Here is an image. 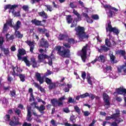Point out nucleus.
<instances>
[{"mask_svg": "<svg viewBox=\"0 0 126 126\" xmlns=\"http://www.w3.org/2000/svg\"><path fill=\"white\" fill-rule=\"evenodd\" d=\"M105 45L107 47H111L112 45V43L111 41H110V39L109 38L105 39Z\"/></svg>", "mask_w": 126, "mask_h": 126, "instance_id": "nucleus-44", "label": "nucleus"}, {"mask_svg": "<svg viewBox=\"0 0 126 126\" xmlns=\"http://www.w3.org/2000/svg\"><path fill=\"white\" fill-rule=\"evenodd\" d=\"M25 43H26L30 47V51L31 53H33L34 49H35V41L27 40L25 41Z\"/></svg>", "mask_w": 126, "mask_h": 126, "instance_id": "nucleus-12", "label": "nucleus"}, {"mask_svg": "<svg viewBox=\"0 0 126 126\" xmlns=\"http://www.w3.org/2000/svg\"><path fill=\"white\" fill-rule=\"evenodd\" d=\"M103 7L106 11V14L107 15L108 17L110 18H112V17H113V15L115 14V12H114V11L117 12L119 10L118 9H117V8H115V7H112V6L108 4L104 5ZM108 11H107L108 10Z\"/></svg>", "mask_w": 126, "mask_h": 126, "instance_id": "nucleus-4", "label": "nucleus"}, {"mask_svg": "<svg viewBox=\"0 0 126 126\" xmlns=\"http://www.w3.org/2000/svg\"><path fill=\"white\" fill-rule=\"evenodd\" d=\"M88 48V44H86L83 46L80 53V57L83 63L86 62V59H87V48Z\"/></svg>", "mask_w": 126, "mask_h": 126, "instance_id": "nucleus-6", "label": "nucleus"}, {"mask_svg": "<svg viewBox=\"0 0 126 126\" xmlns=\"http://www.w3.org/2000/svg\"><path fill=\"white\" fill-rule=\"evenodd\" d=\"M115 121L117 124V125H119V124H120V123H122V122H124V120H123L122 118L118 117L114 119Z\"/></svg>", "mask_w": 126, "mask_h": 126, "instance_id": "nucleus-43", "label": "nucleus"}, {"mask_svg": "<svg viewBox=\"0 0 126 126\" xmlns=\"http://www.w3.org/2000/svg\"><path fill=\"white\" fill-rule=\"evenodd\" d=\"M64 125L65 126H81V125H79L75 124H73L72 125H71L68 123H65Z\"/></svg>", "mask_w": 126, "mask_h": 126, "instance_id": "nucleus-50", "label": "nucleus"}, {"mask_svg": "<svg viewBox=\"0 0 126 126\" xmlns=\"http://www.w3.org/2000/svg\"><path fill=\"white\" fill-rule=\"evenodd\" d=\"M38 32H39V33H40V34H45V33H46V32H47V31H48V30H47L45 28H38L37 29Z\"/></svg>", "mask_w": 126, "mask_h": 126, "instance_id": "nucleus-36", "label": "nucleus"}, {"mask_svg": "<svg viewBox=\"0 0 126 126\" xmlns=\"http://www.w3.org/2000/svg\"><path fill=\"white\" fill-rule=\"evenodd\" d=\"M91 18L94 19V20H99V15L97 14L92 15L91 16Z\"/></svg>", "mask_w": 126, "mask_h": 126, "instance_id": "nucleus-47", "label": "nucleus"}, {"mask_svg": "<svg viewBox=\"0 0 126 126\" xmlns=\"http://www.w3.org/2000/svg\"><path fill=\"white\" fill-rule=\"evenodd\" d=\"M35 76L36 78L37 81H38L40 84H43L44 83V78L41 76L40 73H35Z\"/></svg>", "mask_w": 126, "mask_h": 126, "instance_id": "nucleus-14", "label": "nucleus"}, {"mask_svg": "<svg viewBox=\"0 0 126 126\" xmlns=\"http://www.w3.org/2000/svg\"><path fill=\"white\" fill-rule=\"evenodd\" d=\"M32 114H31V109H28L27 110V115L26 120L28 122H32Z\"/></svg>", "mask_w": 126, "mask_h": 126, "instance_id": "nucleus-17", "label": "nucleus"}, {"mask_svg": "<svg viewBox=\"0 0 126 126\" xmlns=\"http://www.w3.org/2000/svg\"><path fill=\"white\" fill-rule=\"evenodd\" d=\"M12 13L14 15V17H20V16H21V14H20V11L15 12L14 11H12Z\"/></svg>", "mask_w": 126, "mask_h": 126, "instance_id": "nucleus-38", "label": "nucleus"}, {"mask_svg": "<svg viewBox=\"0 0 126 126\" xmlns=\"http://www.w3.org/2000/svg\"><path fill=\"white\" fill-rule=\"evenodd\" d=\"M116 113L113 114V116L115 118H120L121 111H120V109H116Z\"/></svg>", "mask_w": 126, "mask_h": 126, "instance_id": "nucleus-37", "label": "nucleus"}, {"mask_svg": "<svg viewBox=\"0 0 126 126\" xmlns=\"http://www.w3.org/2000/svg\"><path fill=\"white\" fill-rule=\"evenodd\" d=\"M6 41L10 42V41H13L14 40V35L13 34L10 35L9 33H7L5 34Z\"/></svg>", "mask_w": 126, "mask_h": 126, "instance_id": "nucleus-19", "label": "nucleus"}, {"mask_svg": "<svg viewBox=\"0 0 126 126\" xmlns=\"http://www.w3.org/2000/svg\"><path fill=\"white\" fill-rule=\"evenodd\" d=\"M12 80H13V78L11 76H10V75H7V81H8V82H11V81H12Z\"/></svg>", "mask_w": 126, "mask_h": 126, "instance_id": "nucleus-61", "label": "nucleus"}, {"mask_svg": "<svg viewBox=\"0 0 126 126\" xmlns=\"http://www.w3.org/2000/svg\"><path fill=\"white\" fill-rule=\"evenodd\" d=\"M16 7H18V5L17 4H7L4 6V10H7V9H9L10 10H13V11H14V9L16 8Z\"/></svg>", "mask_w": 126, "mask_h": 126, "instance_id": "nucleus-15", "label": "nucleus"}, {"mask_svg": "<svg viewBox=\"0 0 126 126\" xmlns=\"http://www.w3.org/2000/svg\"><path fill=\"white\" fill-rule=\"evenodd\" d=\"M3 43H4V39L3 38V37L0 36V48L4 47Z\"/></svg>", "mask_w": 126, "mask_h": 126, "instance_id": "nucleus-42", "label": "nucleus"}, {"mask_svg": "<svg viewBox=\"0 0 126 126\" xmlns=\"http://www.w3.org/2000/svg\"><path fill=\"white\" fill-rule=\"evenodd\" d=\"M63 46L65 47V49H67L68 50V49H70L71 48V46H70V44L68 43H63Z\"/></svg>", "mask_w": 126, "mask_h": 126, "instance_id": "nucleus-45", "label": "nucleus"}, {"mask_svg": "<svg viewBox=\"0 0 126 126\" xmlns=\"http://www.w3.org/2000/svg\"><path fill=\"white\" fill-rule=\"evenodd\" d=\"M48 88L50 89V90H52V89H54V88H56V83H51L49 84L48 86Z\"/></svg>", "mask_w": 126, "mask_h": 126, "instance_id": "nucleus-39", "label": "nucleus"}, {"mask_svg": "<svg viewBox=\"0 0 126 126\" xmlns=\"http://www.w3.org/2000/svg\"><path fill=\"white\" fill-rule=\"evenodd\" d=\"M106 32H110V33H114L116 35H119L120 34V30L118 29L116 27H113L112 26L111 21L107 24V27L106 28Z\"/></svg>", "mask_w": 126, "mask_h": 126, "instance_id": "nucleus-5", "label": "nucleus"}, {"mask_svg": "<svg viewBox=\"0 0 126 126\" xmlns=\"http://www.w3.org/2000/svg\"><path fill=\"white\" fill-rule=\"evenodd\" d=\"M63 49L62 50L61 45H58L54 48V51H57L58 55L63 58H70V50L65 49L64 47H63Z\"/></svg>", "mask_w": 126, "mask_h": 126, "instance_id": "nucleus-3", "label": "nucleus"}, {"mask_svg": "<svg viewBox=\"0 0 126 126\" xmlns=\"http://www.w3.org/2000/svg\"><path fill=\"white\" fill-rule=\"evenodd\" d=\"M31 62L32 63V66L33 68L37 67V61L34 57H32L31 58Z\"/></svg>", "mask_w": 126, "mask_h": 126, "instance_id": "nucleus-31", "label": "nucleus"}, {"mask_svg": "<svg viewBox=\"0 0 126 126\" xmlns=\"http://www.w3.org/2000/svg\"><path fill=\"white\" fill-rule=\"evenodd\" d=\"M117 93L118 95H124L126 96V89L124 87V86H121L119 88L116 89V92L114 93V94Z\"/></svg>", "mask_w": 126, "mask_h": 126, "instance_id": "nucleus-10", "label": "nucleus"}, {"mask_svg": "<svg viewBox=\"0 0 126 126\" xmlns=\"http://www.w3.org/2000/svg\"><path fill=\"white\" fill-rule=\"evenodd\" d=\"M66 21L68 24H70L72 22V18L71 15H68L66 17Z\"/></svg>", "mask_w": 126, "mask_h": 126, "instance_id": "nucleus-41", "label": "nucleus"}, {"mask_svg": "<svg viewBox=\"0 0 126 126\" xmlns=\"http://www.w3.org/2000/svg\"><path fill=\"white\" fill-rule=\"evenodd\" d=\"M22 126H32V124L28 123L27 122H24Z\"/></svg>", "mask_w": 126, "mask_h": 126, "instance_id": "nucleus-64", "label": "nucleus"}, {"mask_svg": "<svg viewBox=\"0 0 126 126\" xmlns=\"http://www.w3.org/2000/svg\"><path fill=\"white\" fill-rule=\"evenodd\" d=\"M32 24H34L35 26H44V24H42V21L34 19L31 21Z\"/></svg>", "mask_w": 126, "mask_h": 126, "instance_id": "nucleus-16", "label": "nucleus"}, {"mask_svg": "<svg viewBox=\"0 0 126 126\" xmlns=\"http://www.w3.org/2000/svg\"><path fill=\"white\" fill-rule=\"evenodd\" d=\"M105 69L107 71H108V70L112 71L113 68L111 66H108V65H107L105 67Z\"/></svg>", "mask_w": 126, "mask_h": 126, "instance_id": "nucleus-63", "label": "nucleus"}, {"mask_svg": "<svg viewBox=\"0 0 126 126\" xmlns=\"http://www.w3.org/2000/svg\"><path fill=\"white\" fill-rule=\"evenodd\" d=\"M33 85H34V87H36V88H37V89H39V90L42 93H45V89L42 87L39 84L37 83L36 82H34Z\"/></svg>", "mask_w": 126, "mask_h": 126, "instance_id": "nucleus-22", "label": "nucleus"}, {"mask_svg": "<svg viewBox=\"0 0 126 126\" xmlns=\"http://www.w3.org/2000/svg\"><path fill=\"white\" fill-rule=\"evenodd\" d=\"M103 96L105 105L107 106L106 108L109 109L110 108V105H111V103H110V96L106 93H104Z\"/></svg>", "mask_w": 126, "mask_h": 126, "instance_id": "nucleus-9", "label": "nucleus"}, {"mask_svg": "<svg viewBox=\"0 0 126 126\" xmlns=\"http://www.w3.org/2000/svg\"><path fill=\"white\" fill-rule=\"evenodd\" d=\"M68 38V36L67 35L64 34H60L58 36V40H59V41H67Z\"/></svg>", "mask_w": 126, "mask_h": 126, "instance_id": "nucleus-18", "label": "nucleus"}, {"mask_svg": "<svg viewBox=\"0 0 126 126\" xmlns=\"http://www.w3.org/2000/svg\"><path fill=\"white\" fill-rule=\"evenodd\" d=\"M116 117L113 115V114L111 115V116H106L105 117V121H110V120H115Z\"/></svg>", "mask_w": 126, "mask_h": 126, "instance_id": "nucleus-46", "label": "nucleus"}, {"mask_svg": "<svg viewBox=\"0 0 126 126\" xmlns=\"http://www.w3.org/2000/svg\"><path fill=\"white\" fill-rule=\"evenodd\" d=\"M76 32L75 35L81 42H85L88 40L89 34H87L85 32V28L78 26L74 29Z\"/></svg>", "mask_w": 126, "mask_h": 126, "instance_id": "nucleus-1", "label": "nucleus"}, {"mask_svg": "<svg viewBox=\"0 0 126 126\" xmlns=\"http://www.w3.org/2000/svg\"><path fill=\"white\" fill-rule=\"evenodd\" d=\"M81 76L83 80H85V78H86V73L85 72V71H83L82 72Z\"/></svg>", "mask_w": 126, "mask_h": 126, "instance_id": "nucleus-60", "label": "nucleus"}, {"mask_svg": "<svg viewBox=\"0 0 126 126\" xmlns=\"http://www.w3.org/2000/svg\"><path fill=\"white\" fill-rule=\"evenodd\" d=\"M116 55H120L121 57H125L126 56V51L123 50H118L116 52Z\"/></svg>", "mask_w": 126, "mask_h": 126, "instance_id": "nucleus-27", "label": "nucleus"}, {"mask_svg": "<svg viewBox=\"0 0 126 126\" xmlns=\"http://www.w3.org/2000/svg\"><path fill=\"white\" fill-rule=\"evenodd\" d=\"M63 112H64V113H66V114L70 112V111L69 110V108H68V107H65V108H63Z\"/></svg>", "mask_w": 126, "mask_h": 126, "instance_id": "nucleus-57", "label": "nucleus"}, {"mask_svg": "<svg viewBox=\"0 0 126 126\" xmlns=\"http://www.w3.org/2000/svg\"><path fill=\"white\" fill-rule=\"evenodd\" d=\"M83 114L85 117H88V116H90V113L88 111H84Z\"/></svg>", "mask_w": 126, "mask_h": 126, "instance_id": "nucleus-62", "label": "nucleus"}, {"mask_svg": "<svg viewBox=\"0 0 126 126\" xmlns=\"http://www.w3.org/2000/svg\"><path fill=\"white\" fill-rule=\"evenodd\" d=\"M69 121L71 122L73 124H74L76 122V117H75V116H71L69 119Z\"/></svg>", "mask_w": 126, "mask_h": 126, "instance_id": "nucleus-40", "label": "nucleus"}, {"mask_svg": "<svg viewBox=\"0 0 126 126\" xmlns=\"http://www.w3.org/2000/svg\"><path fill=\"white\" fill-rule=\"evenodd\" d=\"M11 68L13 71L11 72V75L14 77L15 76H18L22 82H24L25 81V74H19L21 73L22 71H23L22 69L16 65L14 66L13 65H11Z\"/></svg>", "mask_w": 126, "mask_h": 126, "instance_id": "nucleus-2", "label": "nucleus"}, {"mask_svg": "<svg viewBox=\"0 0 126 126\" xmlns=\"http://www.w3.org/2000/svg\"><path fill=\"white\" fill-rule=\"evenodd\" d=\"M110 60L112 63H117V62L116 60V56L113 54H110Z\"/></svg>", "mask_w": 126, "mask_h": 126, "instance_id": "nucleus-35", "label": "nucleus"}, {"mask_svg": "<svg viewBox=\"0 0 126 126\" xmlns=\"http://www.w3.org/2000/svg\"><path fill=\"white\" fill-rule=\"evenodd\" d=\"M15 114H16L18 117H20V114H21V110L19 109H16L14 110Z\"/></svg>", "mask_w": 126, "mask_h": 126, "instance_id": "nucleus-49", "label": "nucleus"}, {"mask_svg": "<svg viewBox=\"0 0 126 126\" xmlns=\"http://www.w3.org/2000/svg\"><path fill=\"white\" fill-rule=\"evenodd\" d=\"M97 59V62L100 63H105L106 62V57L103 55H100Z\"/></svg>", "mask_w": 126, "mask_h": 126, "instance_id": "nucleus-24", "label": "nucleus"}, {"mask_svg": "<svg viewBox=\"0 0 126 126\" xmlns=\"http://www.w3.org/2000/svg\"><path fill=\"white\" fill-rule=\"evenodd\" d=\"M37 110L39 111V112L40 113V114H42V115H44L45 114V110H46V107L44 106V105L41 104L39 107H36Z\"/></svg>", "mask_w": 126, "mask_h": 126, "instance_id": "nucleus-20", "label": "nucleus"}, {"mask_svg": "<svg viewBox=\"0 0 126 126\" xmlns=\"http://www.w3.org/2000/svg\"><path fill=\"white\" fill-rule=\"evenodd\" d=\"M45 6L47 8V11H53V7L50 5H45Z\"/></svg>", "mask_w": 126, "mask_h": 126, "instance_id": "nucleus-48", "label": "nucleus"}, {"mask_svg": "<svg viewBox=\"0 0 126 126\" xmlns=\"http://www.w3.org/2000/svg\"><path fill=\"white\" fill-rule=\"evenodd\" d=\"M110 50L109 47H107L105 45H101L100 46V49H98V52L101 53V52H108Z\"/></svg>", "mask_w": 126, "mask_h": 126, "instance_id": "nucleus-21", "label": "nucleus"}, {"mask_svg": "<svg viewBox=\"0 0 126 126\" xmlns=\"http://www.w3.org/2000/svg\"><path fill=\"white\" fill-rule=\"evenodd\" d=\"M22 8L25 11H28L29 10V7L27 5H24Z\"/></svg>", "mask_w": 126, "mask_h": 126, "instance_id": "nucleus-54", "label": "nucleus"}, {"mask_svg": "<svg viewBox=\"0 0 126 126\" xmlns=\"http://www.w3.org/2000/svg\"><path fill=\"white\" fill-rule=\"evenodd\" d=\"M21 61H22L23 62H24L27 66H29V67H30V65H31V64H32L31 63H30V61L28 60L27 57H23V59L21 60Z\"/></svg>", "mask_w": 126, "mask_h": 126, "instance_id": "nucleus-23", "label": "nucleus"}, {"mask_svg": "<svg viewBox=\"0 0 126 126\" xmlns=\"http://www.w3.org/2000/svg\"><path fill=\"white\" fill-rule=\"evenodd\" d=\"M15 35L16 37L18 38V39H20L23 37V34H21L20 32L18 31H15Z\"/></svg>", "mask_w": 126, "mask_h": 126, "instance_id": "nucleus-34", "label": "nucleus"}, {"mask_svg": "<svg viewBox=\"0 0 126 126\" xmlns=\"http://www.w3.org/2000/svg\"><path fill=\"white\" fill-rule=\"evenodd\" d=\"M18 54H17V56L18 58V61H21L23 59V57H22V56H24L25 55H26V50H25L23 48L19 49L18 50Z\"/></svg>", "mask_w": 126, "mask_h": 126, "instance_id": "nucleus-11", "label": "nucleus"}, {"mask_svg": "<svg viewBox=\"0 0 126 126\" xmlns=\"http://www.w3.org/2000/svg\"><path fill=\"white\" fill-rule=\"evenodd\" d=\"M21 25V22L20 21H18L16 25H15L13 27L14 28V30L18 31L20 28V26Z\"/></svg>", "mask_w": 126, "mask_h": 126, "instance_id": "nucleus-28", "label": "nucleus"}, {"mask_svg": "<svg viewBox=\"0 0 126 126\" xmlns=\"http://www.w3.org/2000/svg\"><path fill=\"white\" fill-rule=\"evenodd\" d=\"M66 41L69 44H72V45H74V44H76V43H77V40L73 38H68Z\"/></svg>", "mask_w": 126, "mask_h": 126, "instance_id": "nucleus-29", "label": "nucleus"}, {"mask_svg": "<svg viewBox=\"0 0 126 126\" xmlns=\"http://www.w3.org/2000/svg\"><path fill=\"white\" fill-rule=\"evenodd\" d=\"M86 21L88 23H90V24L93 23V20L89 17L86 19Z\"/></svg>", "mask_w": 126, "mask_h": 126, "instance_id": "nucleus-58", "label": "nucleus"}, {"mask_svg": "<svg viewBox=\"0 0 126 126\" xmlns=\"http://www.w3.org/2000/svg\"><path fill=\"white\" fill-rule=\"evenodd\" d=\"M80 98L81 99H83L84 98H85V94H81L80 95H77V96H76V100H79V99H80Z\"/></svg>", "mask_w": 126, "mask_h": 126, "instance_id": "nucleus-51", "label": "nucleus"}, {"mask_svg": "<svg viewBox=\"0 0 126 126\" xmlns=\"http://www.w3.org/2000/svg\"><path fill=\"white\" fill-rule=\"evenodd\" d=\"M45 82H46V83H47V84H48L49 85L52 82V80H51L50 78L47 77L45 78Z\"/></svg>", "mask_w": 126, "mask_h": 126, "instance_id": "nucleus-55", "label": "nucleus"}, {"mask_svg": "<svg viewBox=\"0 0 126 126\" xmlns=\"http://www.w3.org/2000/svg\"><path fill=\"white\" fill-rule=\"evenodd\" d=\"M37 58L40 63H43L44 62V61L46 60V59H49L50 57L49 56H48L46 54H44V53H42L41 54H38Z\"/></svg>", "mask_w": 126, "mask_h": 126, "instance_id": "nucleus-13", "label": "nucleus"}, {"mask_svg": "<svg viewBox=\"0 0 126 126\" xmlns=\"http://www.w3.org/2000/svg\"><path fill=\"white\" fill-rule=\"evenodd\" d=\"M38 14L41 17H43V18H45V19H47L48 18V14H47V13L44 11L38 12Z\"/></svg>", "mask_w": 126, "mask_h": 126, "instance_id": "nucleus-32", "label": "nucleus"}, {"mask_svg": "<svg viewBox=\"0 0 126 126\" xmlns=\"http://www.w3.org/2000/svg\"><path fill=\"white\" fill-rule=\"evenodd\" d=\"M39 47H41V48H44L45 51H47V49L50 47L49 41L44 38H41L39 41Z\"/></svg>", "mask_w": 126, "mask_h": 126, "instance_id": "nucleus-8", "label": "nucleus"}, {"mask_svg": "<svg viewBox=\"0 0 126 126\" xmlns=\"http://www.w3.org/2000/svg\"><path fill=\"white\" fill-rule=\"evenodd\" d=\"M4 119L6 122H9V126H16L20 125V122H19V121L14 122L12 120H10V115L9 114L5 115L4 116Z\"/></svg>", "mask_w": 126, "mask_h": 126, "instance_id": "nucleus-7", "label": "nucleus"}, {"mask_svg": "<svg viewBox=\"0 0 126 126\" xmlns=\"http://www.w3.org/2000/svg\"><path fill=\"white\" fill-rule=\"evenodd\" d=\"M85 94V98H86V97H89L90 99H91V100H94L95 99V95H94L93 94L86 93Z\"/></svg>", "mask_w": 126, "mask_h": 126, "instance_id": "nucleus-30", "label": "nucleus"}, {"mask_svg": "<svg viewBox=\"0 0 126 126\" xmlns=\"http://www.w3.org/2000/svg\"><path fill=\"white\" fill-rule=\"evenodd\" d=\"M51 103L53 107L58 106V100L57 98H53L51 100Z\"/></svg>", "mask_w": 126, "mask_h": 126, "instance_id": "nucleus-33", "label": "nucleus"}, {"mask_svg": "<svg viewBox=\"0 0 126 126\" xmlns=\"http://www.w3.org/2000/svg\"><path fill=\"white\" fill-rule=\"evenodd\" d=\"M53 55V53H52L51 56H50V58H49L48 60V64H49L50 65H53V59H52V58H51V57H52V56Z\"/></svg>", "mask_w": 126, "mask_h": 126, "instance_id": "nucleus-52", "label": "nucleus"}, {"mask_svg": "<svg viewBox=\"0 0 126 126\" xmlns=\"http://www.w3.org/2000/svg\"><path fill=\"white\" fill-rule=\"evenodd\" d=\"M0 50L1 52H3L5 56H8V55H9V49L8 48H5L4 46H3L2 48H0Z\"/></svg>", "mask_w": 126, "mask_h": 126, "instance_id": "nucleus-26", "label": "nucleus"}, {"mask_svg": "<svg viewBox=\"0 0 126 126\" xmlns=\"http://www.w3.org/2000/svg\"><path fill=\"white\" fill-rule=\"evenodd\" d=\"M7 32V24L6 23L4 24L2 32L3 33L4 32Z\"/></svg>", "mask_w": 126, "mask_h": 126, "instance_id": "nucleus-56", "label": "nucleus"}, {"mask_svg": "<svg viewBox=\"0 0 126 126\" xmlns=\"http://www.w3.org/2000/svg\"><path fill=\"white\" fill-rule=\"evenodd\" d=\"M74 110H75V112H76V113H78L79 114V115L80 114V113H81V112L80 111V109L77 105L74 106Z\"/></svg>", "mask_w": 126, "mask_h": 126, "instance_id": "nucleus-53", "label": "nucleus"}, {"mask_svg": "<svg viewBox=\"0 0 126 126\" xmlns=\"http://www.w3.org/2000/svg\"><path fill=\"white\" fill-rule=\"evenodd\" d=\"M29 92L31 93L29 101L30 102H32V99L33 101H35V98L34 97V95L33 94V89L32 88H30L29 89Z\"/></svg>", "mask_w": 126, "mask_h": 126, "instance_id": "nucleus-25", "label": "nucleus"}, {"mask_svg": "<svg viewBox=\"0 0 126 126\" xmlns=\"http://www.w3.org/2000/svg\"><path fill=\"white\" fill-rule=\"evenodd\" d=\"M108 124H109L110 126H119V125H118V123L115 121L111 123L110 122H108Z\"/></svg>", "mask_w": 126, "mask_h": 126, "instance_id": "nucleus-59", "label": "nucleus"}]
</instances>
